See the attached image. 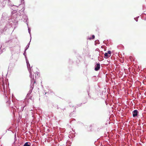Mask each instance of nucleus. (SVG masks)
Masks as SVG:
<instances>
[{
	"mask_svg": "<svg viewBox=\"0 0 146 146\" xmlns=\"http://www.w3.org/2000/svg\"><path fill=\"white\" fill-rule=\"evenodd\" d=\"M104 56H105V58H108V57L110 56L109 55V54L107 53H105L104 54Z\"/></svg>",
	"mask_w": 146,
	"mask_h": 146,
	"instance_id": "nucleus-4",
	"label": "nucleus"
},
{
	"mask_svg": "<svg viewBox=\"0 0 146 146\" xmlns=\"http://www.w3.org/2000/svg\"><path fill=\"white\" fill-rule=\"evenodd\" d=\"M138 111L137 110H134L133 112V117H135L137 115Z\"/></svg>",
	"mask_w": 146,
	"mask_h": 146,
	"instance_id": "nucleus-3",
	"label": "nucleus"
},
{
	"mask_svg": "<svg viewBox=\"0 0 146 146\" xmlns=\"http://www.w3.org/2000/svg\"><path fill=\"white\" fill-rule=\"evenodd\" d=\"M95 38V36L94 35L92 36V39H94Z\"/></svg>",
	"mask_w": 146,
	"mask_h": 146,
	"instance_id": "nucleus-8",
	"label": "nucleus"
},
{
	"mask_svg": "<svg viewBox=\"0 0 146 146\" xmlns=\"http://www.w3.org/2000/svg\"><path fill=\"white\" fill-rule=\"evenodd\" d=\"M30 143L29 142H26L23 146H30Z\"/></svg>",
	"mask_w": 146,
	"mask_h": 146,
	"instance_id": "nucleus-5",
	"label": "nucleus"
},
{
	"mask_svg": "<svg viewBox=\"0 0 146 146\" xmlns=\"http://www.w3.org/2000/svg\"><path fill=\"white\" fill-rule=\"evenodd\" d=\"M31 83L33 84V85L31 86V88L32 89H33L34 86V84L36 83V81L35 80V79L33 78L32 80H31Z\"/></svg>",
	"mask_w": 146,
	"mask_h": 146,
	"instance_id": "nucleus-1",
	"label": "nucleus"
},
{
	"mask_svg": "<svg viewBox=\"0 0 146 146\" xmlns=\"http://www.w3.org/2000/svg\"><path fill=\"white\" fill-rule=\"evenodd\" d=\"M100 68V63H97L95 66V70L96 71L98 70Z\"/></svg>",
	"mask_w": 146,
	"mask_h": 146,
	"instance_id": "nucleus-2",
	"label": "nucleus"
},
{
	"mask_svg": "<svg viewBox=\"0 0 146 146\" xmlns=\"http://www.w3.org/2000/svg\"><path fill=\"white\" fill-rule=\"evenodd\" d=\"M92 125H90L88 126V128L89 129V130L90 131H92Z\"/></svg>",
	"mask_w": 146,
	"mask_h": 146,
	"instance_id": "nucleus-6",
	"label": "nucleus"
},
{
	"mask_svg": "<svg viewBox=\"0 0 146 146\" xmlns=\"http://www.w3.org/2000/svg\"><path fill=\"white\" fill-rule=\"evenodd\" d=\"M129 58H130V59H131V58H132V56H130L129 57Z\"/></svg>",
	"mask_w": 146,
	"mask_h": 146,
	"instance_id": "nucleus-9",
	"label": "nucleus"
},
{
	"mask_svg": "<svg viewBox=\"0 0 146 146\" xmlns=\"http://www.w3.org/2000/svg\"><path fill=\"white\" fill-rule=\"evenodd\" d=\"M7 0L8 1V2H9V0Z\"/></svg>",
	"mask_w": 146,
	"mask_h": 146,
	"instance_id": "nucleus-10",
	"label": "nucleus"
},
{
	"mask_svg": "<svg viewBox=\"0 0 146 146\" xmlns=\"http://www.w3.org/2000/svg\"><path fill=\"white\" fill-rule=\"evenodd\" d=\"M111 51H108V53L110 55V56L111 55Z\"/></svg>",
	"mask_w": 146,
	"mask_h": 146,
	"instance_id": "nucleus-7",
	"label": "nucleus"
}]
</instances>
